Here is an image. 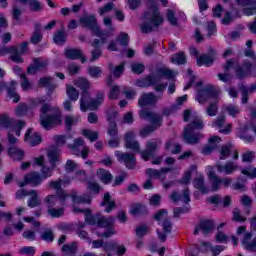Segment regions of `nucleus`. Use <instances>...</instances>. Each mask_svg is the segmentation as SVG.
I'll return each mask as SVG.
<instances>
[{
  "label": "nucleus",
  "instance_id": "nucleus-1",
  "mask_svg": "<svg viewBox=\"0 0 256 256\" xmlns=\"http://www.w3.org/2000/svg\"><path fill=\"white\" fill-rule=\"evenodd\" d=\"M74 85L81 89L82 94L80 98V109L85 113L87 109L95 111L105 101V93L99 91L96 94V98H91L89 89H91V82L87 78L78 77L74 80Z\"/></svg>",
  "mask_w": 256,
  "mask_h": 256
},
{
  "label": "nucleus",
  "instance_id": "nucleus-2",
  "mask_svg": "<svg viewBox=\"0 0 256 256\" xmlns=\"http://www.w3.org/2000/svg\"><path fill=\"white\" fill-rule=\"evenodd\" d=\"M126 149H131L136 153H140L143 161H149L151 157H154L155 152L159 151V147L163 145V142L159 138L148 140L146 143V149L141 151L139 142L135 140V132H127L124 138Z\"/></svg>",
  "mask_w": 256,
  "mask_h": 256
},
{
  "label": "nucleus",
  "instance_id": "nucleus-3",
  "mask_svg": "<svg viewBox=\"0 0 256 256\" xmlns=\"http://www.w3.org/2000/svg\"><path fill=\"white\" fill-rule=\"evenodd\" d=\"M148 10L144 12V23L141 25L142 33H153V31H159V28L165 22L163 14L157 8L154 0H147Z\"/></svg>",
  "mask_w": 256,
  "mask_h": 256
},
{
  "label": "nucleus",
  "instance_id": "nucleus-4",
  "mask_svg": "<svg viewBox=\"0 0 256 256\" xmlns=\"http://www.w3.org/2000/svg\"><path fill=\"white\" fill-rule=\"evenodd\" d=\"M33 105H42L40 109V125H42V127L47 131L63 123V120H61V115H59V113L49 114L48 116H46L47 113H51V111H53V108H51V105L45 103V100L41 98L35 99L33 101Z\"/></svg>",
  "mask_w": 256,
  "mask_h": 256
},
{
  "label": "nucleus",
  "instance_id": "nucleus-5",
  "mask_svg": "<svg viewBox=\"0 0 256 256\" xmlns=\"http://www.w3.org/2000/svg\"><path fill=\"white\" fill-rule=\"evenodd\" d=\"M205 127V124H203V120L199 117H192L191 123L186 125L183 133V138L188 145H197L199 141H201V138L203 137V134L201 133H194L195 129H203Z\"/></svg>",
  "mask_w": 256,
  "mask_h": 256
},
{
  "label": "nucleus",
  "instance_id": "nucleus-6",
  "mask_svg": "<svg viewBox=\"0 0 256 256\" xmlns=\"http://www.w3.org/2000/svg\"><path fill=\"white\" fill-rule=\"evenodd\" d=\"M219 95H221V90L213 86V84H208L198 91L196 101L203 105V103H207L209 99H219Z\"/></svg>",
  "mask_w": 256,
  "mask_h": 256
},
{
  "label": "nucleus",
  "instance_id": "nucleus-7",
  "mask_svg": "<svg viewBox=\"0 0 256 256\" xmlns=\"http://www.w3.org/2000/svg\"><path fill=\"white\" fill-rule=\"evenodd\" d=\"M25 125V121H17L14 118H11L8 114H0V129H14L17 127L16 137L21 136V129H23Z\"/></svg>",
  "mask_w": 256,
  "mask_h": 256
},
{
  "label": "nucleus",
  "instance_id": "nucleus-8",
  "mask_svg": "<svg viewBox=\"0 0 256 256\" xmlns=\"http://www.w3.org/2000/svg\"><path fill=\"white\" fill-rule=\"evenodd\" d=\"M83 145H85V140H83V138H76L74 139L73 144L68 145V149H70L73 155H77V157L82 156V159H87V156L89 155V147H83ZM80 147H83V149L80 150Z\"/></svg>",
  "mask_w": 256,
  "mask_h": 256
},
{
  "label": "nucleus",
  "instance_id": "nucleus-9",
  "mask_svg": "<svg viewBox=\"0 0 256 256\" xmlns=\"http://www.w3.org/2000/svg\"><path fill=\"white\" fill-rule=\"evenodd\" d=\"M113 225H115V217H105L100 216V219L98 220V227H103L105 229H109L108 231L98 234V237H105L106 239H109V237H112V235H115V231L113 230Z\"/></svg>",
  "mask_w": 256,
  "mask_h": 256
},
{
  "label": "nucleus",
  "instance_id": "nucleus-10",
  "mask_svg": "<svg viewBox=\"0 0 256 256\" xmlns=\"http://www.w3.org/2000/svg\"><path fill=\"white\" fill-rule=\"evenodd\" d=\"M214 229H215V224L213 223V220L202 219L196 225V228L194 230V235H197L198 233H202L204 237H207V235H211V233H213Z\"/></svg>",
  "mask_w": 256,
  "mask_h": 256
},
{
  "label": "nucleus",
  "instance_id": "nucleus-11",
  "mask_svg": "<svg viewBox=\"0 0 256 256\" xmlns=\"http://www.w3.org/2000/svg\"><path fill=\"white\" fill-rule=\"evenodd\" d=\"M141 119H146L147 121H150L152 123V127H161V123H163V116L149 110H141L140 113Z\"/></svg>",
  "mask_w": 256,
  "mask_h": 256
},
{
  "label": "nucleus",
  "instance_id": "nucleus-12",
  "mask_svg": "<svg viewBox=\"0 0 256 256\" xmlns=\"http://www.w3.org/2000/svg\"><path fill=\"white\" fill-rule=\"evenodd\" d=\"M80 23L91 29V31L96 35V37H102L103 31L99 29V25L97 24V18L94 15L86 16L80 19Z\"/></svg>",
  "mask_w": 256,
  "mask_h": 256
},
{
  "label": "nucleus",
  "instance_id": "nucleus-13",
  "mask_svg": "<svg viewBox=\"0 0 256 256\" xmlns=\"http://www.w3.org/2000/svg\"><path fill=\"white\" fill-rule=\"evenodd\" d=\"M115 155L120 163L125 164L127 169H135V163H137L135 154L116 151Z\"/></svg>",
  "mask_w": 256,
  "mask_h": 256
},
{
  "label": "nucleus",
  "instance_id": "nucleus-14",
  "mask_svg": "<svg viewBox=\"0 0 256 256\" xmlns=\"http://www.w3.org/2000/svg\"><path fill=\"white\" fill-rule=\"evenodd\" d=\"M43 183V178L39 172H31L24 177V182L19 184V187H25V185H32V187H39Z\"/></svg>",
  "mask_w": 256,
  "mask_h": 256
},
{
  "label": "nucleus",
  "instance_id": "nucleus-15",
  "mask_svg": "<svg viewBox=\"0 0 256 256\" xmlns=\"http://www.w3.org/2000/svg\"><path fill=\"white\" fill-rule=\"evenodd\" d=\"M9 53L11 54V56H10L11 61H13L14 63H23V58H21V55L19 54L17 47H15V46L0 47V56L1 57L5 56V55H9Z\"/></svg>",
  "mask_w": 256,
  "mask_h": 256
},
{
  "label": "nucleus",
  "instance_id": "nucleus-16",
  "mask_svg": "<svg viewBox=\"0 0 256 256\" xmlns=\"http://www.w3.org/2000/svg\"><path fill=\"white\" fill-rule=\"evenodd\" d=\"M161 99V95H155L152 92L144 93L138 100L139 107H147L149 105H157V101Z\"/></svg>",
  "mask_w": 256,
  "mask_h": 256
},
{
  "label": "nucleus",
  "instance_id": "nucleus-17",
  "mask_svg": "<svg viewBox=\"0 0 256 256\" xmlns=\"http://www.w3.org/2000/svg\"><path fill=\"white\" fill-rule=\"evenodd\" d=\"M49 62L43 60L42 58H34L33 64L27 68L28 75H35L38 71H45L47 69Z\"/></svg>",
  "mask_w": 256,
  "mask_h": 256
},
{
  "label": "nucleus",
  "instance_id": "nucleus-18",
  "mask_svg": "<svg viewBox=\"0 0 256 256\" xmlns=\"http://www.w3.org/2000/svg\"><path fill=\"white\" fill-rule=\"evenodd\" d=\"M217 55V52L213 48L209 49V54H202L197 58V65L198 67H201L202 65H205L206 67H211L213 65V62L215 61V56Z\"/></svg>",
  "mask_w": 256,
  "mask_h": 256
},
{
  "label": "nucleus",
  "instance_id": "nucleus-19",
  "mask_svg": "<svg viewBox=\"0 0 256 256\" xmlns=\"http://www.w3.org/2000/svg\"><path fill=\"white\" fill-rule=\"evenodd\" d=\"M17 86V82L15 80H12L10 82V86L7 87V83L0 81V93L1 91L7 89L8 95L10 99H13L14 103H19L20 96L17 94L15 87Z\"/></svg>",
  "mask_w": 256,
  "mask_h": 256
},
{
  "label": "nucleus",
  "instance_id": "nucleus-20",
  "mask_svg": "<svg viewBox=\"0 0 256 256\" xmlns=\"http://www.w3.org/2000/svg\"><path fill=\"white\" fill-rule=\"evenodd\" d=\"M253 64L250 61H244L242 66H237L235 68V74L237 79H246L251 75V69Z\"/></svg>",
  "mask_w": 256,
  "mask_h": 256
},
{
  "label": "nucleus",
  "instance_id": "nucleus-21",
  "mask_svg": "<svg viewBox=\"0 0 256 256\" xmlns=\"http://www.w3.org/2000/svg\"><path fill=\"white\" fill-rule=\"evenodd\" d=\"M169 171H171V168H162L160 170L148 168L146 169V175H148L150 179H159L160 181H165Z\"/></svg>",
  "mask_w": 256,
  "mask_h": 256
},
{
  "label": "nucleus",
  "instance_id": "nucleus-22",
  "mask_svg": "<svg viewBox=\"0 0 256 256\" xmlns=\"http://www.w3.org/2000/svg\"><path fill=\"white\" fill-rule=\"evenodd\" d=\"M216 168L218 173H223L224 175H233V173L239 169V165L233 161H228L225 164H217Z\"/></svg>",
  "mask_w": 256,
  "mask_h": 256
},
{
  "label": "nucleus",
  "instance_id": "nucleus-23",
  "mask_svg": "<svg viewBox=\"0 0 256 256\" xmlns=\"http://www.w3.org/2000/svg\"><path fill=\"white\" fill-rule=\"evenodd\" d=\"M238 5L245 7L243 10L244 15H256V0H236Z\"/></svg>",
  "mask_w": 256,
  "mask_h": 256
},
{
  "label": "nucleus",
  "instance_id": "nucleus-24",
  "mask_svg": "<svg viewBox=\"0 0 256 256\" xmlns=\"http://www.w3.org/2000/svg\"><path fill=\"white\" fill-rule=\"evenodd\" d=\"M225 120H226L225 114H222L213 121V126L219 129V133H224V135H227L231 133L232 124H227L223 128V126L225 125Z\"/></svg>",
  "mask_w": 256,
  "mask_h": 256
},
{
  "label": "nucleus",
  "instance_id": "nucleus-25",
  "mask_svg": "<svg viewBox=\"0 0 256 256\" xmlns=\"http://www.w3.org/2000/svg\"><path fill=\"white\" fill-rule=\"evenodd\" d=\"M24 141L31 145V147H35V145L41 143V136H39V133L33 132V128H29L25 133Z\"/></svg>",
  "mask_w": 256,
  "mask_h": 256
},
{
  "label": "nucleus",
  "instance_id": "nucleus-26",
  "mask_svg": "<svg viewBox=\"0 0 256 256\" xmlns=\"http://www.w3.org/2000/svg\"><path fill=\"white\" fill-rule=\"evenodd\" d=\"M65 55L67 59H70L71 61H75V59H80L82 63H85L86 59L83 55V51L81 49L77 48H70L65 51Z\"/></svg>",
  "mask_w": 256,
  "mask_h": 256
},
{
  "label": "nucleus",
  "instance_id": "nucleus-27",
  "mask_svg": "<svg viewBox=\"0 0 256 256\" xmlns=\"http://www.w3.org/2000/svg\"><path fill=\"white\" fill-rule=\"evenodd\" d=\"M193 187L198 189V191H201L203 195L207 194L209 191V187L205 185V176L202 174H198L197 177L194 178Z\"/></svg>",
  "mask_w": 256,
  "mask_h": 256
},
{
  "label": "nucleus",
  "instance_id": "nucleus-28",
  "mask_svg": "<svg viewBox=\"0 0 256 256\" xmlns=\"http://www.w3.org/2000/svg\"><path fill=\"white\" fill-rule=\"evenodd\" d=\"M71 183V179H61L58 178L57 180H52L48 183L49 189H53L54 191H63L62 187H66V185H69Z\"/></svg>",
  "mask_w": 256,
  "mask_h": 256
},
{
  "label": "nucleus",
  "instance_id": "nucleus-29",
  "mask_svg": "<svg viewBox=\"0 0 256 256\" xmlns=\"http://www.w3.org/2000/svg\"><path fill=\"white\" fill-rule=\"evenodd\" d=\"M170 198L174 203H179V201H183V203H189L191 201L189 188H186L182 195H180L178 192H172Z\"/></svg>",
  "mask_w": 256,
  "mask_h": 256
},
{
  "label": "nucleus",
  "instance_id": "nucleus-30",
  "mask_svg": "<svg viewBox=\"0 0 256 256\" xmlns=\"http://www.w3.org/2000/svg\"><path fill=\"white\" fill-rule=\"evenodd\" d=\"M209 143L210 144H208L202 148L203 155H210V153H212L214 151V149H216L217 143H221V137L212 136L209 139Z\"/></svg>",
  "mask_w": 256,
  "mask_h": 256
},
{
  "label": "nucleus",
  "instance_id": "nucleus-31",
  "mask_svg": "<svg viewBox=\"0 0 256 256\" xmlns=\"http://www.w3.org/2000/svg\"><path fill=\"white\" fill-rule=\"evenodd\" d=\"M8 155L14 159V161H21L25 157V152L16 145H12L8 148Z\"/></svg>",
  "mask_w": 256,
  "mask_h": 256
},
{
  "label": "nucleus",
  "instance_id": "nucleus-32",
  "mask_svg": "<svg viewBox=\"0 0 256 256\" xmlns=\"http://www.w3.org/2000/svg\"><path fill=\"white\" fill-rule=\"evenodd\" d=\"M75 213H85V221L88 225H99V219L101 216H93L90 214L89 210H81L79 208H74Z\"/></svg>",
  "mask_w": 256,
  "mask_h": 256
},
{
  "label": "nucleus",
  "instance_id": "nucleus-33",
  "mask_svg": "<svg viewBox=\"0 0 256 256\" xmlns=\"http://www.w3.org/2000/svg\"><path fill=\"white\" fill-rule=\"evenodd\" d=\"M101 206L106 207V209H105L106 213H111V211H113V209H115V207H117V204H115L114 200H111V195L108 192H106L104 194V198L101 203Z\"/></svg>",
  "mask_w": 256,
  "mask_h": 256
},
{
  "label": "nucleus",
  "instance_id": "nucleus-34",
  "mask_svg": "<svg viewBox=\"0 0 256 256\" xmlns=\"http://www.w3.org/2000/svg\"><path fill=\"white\" fill-rule=\"evenodd\" d=\"M43 40V34L41 33V24H35L34 32L30 37V43L37 45Z\"/></svg>",
  "mask_w": 256,
  "mask_h": 256
},
{
  "label": "nucleus",
  "instance_id": "nucleus-35",
  "mask_svg": "<svg viewBox=\"0 0 256 256\" xmlns=\"http://www.w3.org/2000/svg\"><path fill=\"white\" fill-rule=\"evenodd\" d=\"M155 83H159V78L157 76H148L142 80H138L136 85L138 87H152Z\"/></svg>",
  "mask_w": 256,
  "mask_h": 256
},
{
  "label": "nucleus",
  "instance_id": "nucleus-36",
  "mask_svg": "<svg viewBox=\"0 0 256 256\" xmlns=\"http://www.w3.org/2000/svg\"><path fill=\"white\" fill-rule=\"evenodd\" d=\"M72 201L77 205H85V204L89 205L91 203V197H89V195L87 194L77 196V192H73Z\"/></svg>",
  "mask_w": 256,
  "mask_h": 256
},
{
  "label": "nucleus",
  "instance_id": "nucleus-37",
  "mask_svg": "<svg viewBox=\"0 0 256 256\" xmlns=\"http://www.w3.org/2000/svg\"><path fill=\"white\" fill-rule=\"evenodd\" d=\"M97 175L100 181H102V183H104L105 185H108V183L113 180V175H111V172H109V170L98 169Z\"/></svg>",
  "mask_w": 256,
  "mask_h": 256
},
{
  "label": "nucleus",
  "instance_id": "nucleus-38",
  "mask_svg": "<svg viewBox=\"0 0 256 256\" xmlns=\"http://www.w3.org/2000/svg\"><path fill=\"white\" fill-rule=\"evenodd\" d=\"M53 78L52 77H43L39 79L38 85L39 87H47L49 91L53 92L57 88V85L52 84Z\"/></svg>",
  "mask_w": 256,
  "mask_h": 256
},
{
  "label": "nucleus",
  "instance_id": "nucleus-39",
  "mask_svg": "<svg viewBox=\"0 0 256 256\" xmlns=\"http://www.w3.org/2000/svg\"><path fill=\"white\" fill-rule=\"evenodd\" d=\"M20 3H26L30 7V11H34L35 13H39V11H43V5L39 0H19Z\"/></svg>",
  "mask_w": 256,
  "mask_h": 256
},
{
  "label": "nucleus",
  "instance_id": "nucleus-40",
  "mask_svg": "<svg viewBox=\"0 0 256 256\" xmlns=\"http://www.w3.org/2000/svg\"><path fill=\"white\" fill-rule=\"evenodd\" d=\"M77 249V242H72L70 244H65L62 246V252L64 253V256H75V254L77 253Z\"/></svg>",
  "mask_w": 256,
  "mask_h": 256
},
{
  "label": "nucleus",
  "instance_id": "nucleus-41",
  "mask_svg": "<svg viewBox=\"0 0 256 256\" xmlns=\"http://www.w3.org/2000/svg\"><path fill=\"white\" fill-rule=\"evenodd\" d=\"M108 69H109L110 73L112 75H114V77L119 79V77H121V75H123V71H125V65L124 64H120V65L115 67L113 65V63L110 62L108 64Z\"/></svg>",
  "mask_w": 256,
  "mask_h": 256
},
{
  "label": "nucleus",
  "instance_id": "nucleus-42",
  "mask_svg": "<svg viewBox=\"0 0 256 256\" xmlns=\"http://www.w3.org/2000/svg\"><path fill=\"white\" fill-rule=\"evenodd\" d=\"M79 121H81V116L67 115L64 120L67 131H71V127H73V125H77Z\"/></svg>",
  "mask_w": 256,
  "mask_h": 256
},
{
  "label": "nucleus",
  "instance_id": "nucleus-43",
  "mask_svg": "<svg viewBox=\"0 0 256 256\" xmlns=\"http://www.w3.org/2000/svg\"><path fill=\"white\" fill-rule=\"evenodd\" d=\"M66 95L70 101H77L79 99V90L69 84L66 85Z\"/></svg>",
  "mask_w": 256,
  "mask_h": 256
},
{
  "label": "nucleus",
  "instance_id": "nucleus-44",
  "mask_svg": "<svg viewBox=\"0 0 256 256\" xmlns=\"http://www.w3.org/2000/svg\"><path fill=\"white\" fill-rule=\"evenodd\" d=\"M131 215H134V217H139V215H147V207L136 204L132 207L130 211Z\"/></svg>",
  "mask_w": 256,
  "mask_h": 256
},
{
  "label": "nucleus",
  "instance_id": "nucleus-45",
  "mask_svg": "<svg viewBox=\"0 0 256 256\" xmlns=\"http://www.w3.org/2000/svg\"><path fill=\"white\" fill-rule=\"evenodd\" d=\"M53 171H55V165L52 164L51 167L44 165L40 170V177H42V180L49 179V177H53Z\"/></svg>",
  "mask_w": 256,
  "mask_h": 256
},
{
  "label": "nucleus",
  "instance_id": "nucleus-46",
  "mask_svg": "<svg viewBox=\"0 0 256 256\" xmlns=\"http://www.w3.org/2000/svg\"><path fill=\"white\" fill-rule=\"evenodd\" d=\"M223 109L224 111H227L230 117H234V118L241 113V109L239 108V106L234 104L226 105L223 107Z\"/></svg>",
  "mask_w": 256,
  "mask_h": 256
},
{
  "label": "nucleus",
  "instance_id": "nucleus-47",
  "mask_svg": "<svg viewBox=\"0 0 256 256\" xmlns=\"http://www.w3.org/2000/svg\"><path fill=\"white\" fill-rule=\"evenodd\" d=\"M171 62L176 63V65H185V63H187V57L183 52L176 53L172 55Z\"/></svg>",
  "mask_w": 256,
  "mask_h": 256
},
{
  "label": "nucleus",
  "instance_id": "nucleus-48",
  "mask_svg": "<svg viewBox=\"0 0 256 256\" xmlns=\"http://www.w3.org/2000/svg\"><path fill=\"white\" fill-rule=\"evenodd\" d=\"M218 101L219 98L216 99V102L210 103L206 108V115H208V117H215V115H217L219 112V106L217 105Z\"/></svg>",
  "mask_w": 256,
  "mask_h": 256
},
{
  "label": "nucleus",
  "instance_id": "nucleus-49",
  "mask_svg": "<svg viewBox=\"0 0 256 256\" xmlns=\"http://www.w3.org/2000/svg\"><path fill=\"white\" fill-rule=\"evenodd\" d=\"M233 151V145L231 144H226L223 145L220 149V159L222 161H224L225 159H227L229 157V155H231V152Z\"/></svg>",
  "mask_w": 256,
  "mask_h": 256
},
{
  "label": "nucleus",
  "instance_id": "nucleus-50",
  "mask_svg": "<svg viewBox=\"0 0 256 256\" xmlns=\"http://www.w3.org/2000/svg\"><path fill=\"white\" fill-rule=\"evenodd\" d=\"M59 149L52 147L48 151V159L51 165H55L59 161Z\"/></svg>",
  "mask_w": 256,
  "mask_h": 256
},
{
  "label": "nucleus",
  "instance_id": "nucleus-51",
  "mask_svg": "<svg viewBox=\"0 0 256 256\" xmlns=\"http://www.w3.org/2000/svg\"><path fill=\"white\" fill-rule=\"evenodd\" d=\"M53 41L56 45H63L67 41V34L64 31H57L54 33Z\"/></svg>",
  "mask_w": 256,
  "mask_h": 256
},
{
  "label": "nucleus",
  "instance_id": "nucleus-52",
  "mask_svg": "<svg viewBox=\"0 0 256 256\" xmlns=\"http://www.w3.org/2000/svg\"><path fill=\"white\" fill-rule=\"evenodd\" d=\"M166 19L170 25H173V27H177V25H179V20L177 19V16H175V11L171 9L166 10Z\"/></svg>",
  "mask_w": 256,
  "mask_h": 256
},
{
  "label": "nucleus",
  "instance_id": "nucleus-53",
  "mask_svg": "<svg viewBox=\"0 0 256 256\" xmlns=\"http://www.w3.org/2000/svg\"><path fill=\"white\" fill-rule=\"evenodd\" d=\"M31 198L28 201V207L31 209L35 207H39V196L37 195V192L35 190L30 191Z\"/></svg>",
  "mask_w": 256,
  "mask_h": 256
},
{
  "label": "nucleus",
  "instance_id": "nucleus-54",
  "mask_svg": "<svg viewBox=\"0 0 256 256\" xmlns=\"http://www.w3.org/2000/svg\"><path fill=\"white\" fill-rule=\"evenodd\" d=\"M40 238L42 241H46V243H53V241H55V234L52 229H47L42 232Z\"/></svg>",
  "mask_w": 256,
  "mask_h": 256
},
{
  "label": "nucleus",
  "instance_id": "nucleus-55",
  "mask_svg": "<svg viewBox=\"0 0 256 256\" xmlns=\"http://www.w3.org/2000/svg\"><path fill=\"white\" fill-rule=\"evenodd\" d=\"M82 135H84V137L89 139V141H91V143H95V141H97L99 139V133L89 130V129L83 130Z\"/></svg>",
  "mask_w": 256,
  "mask_h": 256
},
{
  "label": "nucleus",
  "instance_id": "nucleus-56",
  "mask_svg": "<svg viewBox=\"0 0 256 256\" xmlns=\"http://www.w3.org/2000/svg\"><path fill=\"white\" fill-rule=\"evenodd\" d=\"M88 73L90 77H93L94 79H99V77H101V74L103 73V70H101V67L99 66H90L88 68Z\"/></svg>",
  "mask_w": 256,
  "mask_h": 256
},
{
  "label": "nucleus",
  "instance_id": "nucleus-57",
  "mask_svg": "<svg viewBox=\"0 0 256 256\" xmlns=\"http://www.w3.org/2000/svg\"><path fill=\"white\" fill-rule=\"evenodd\" d=\"M48 215H50V217L53 218H59V217H63V214L65 213V211L63 210V208H48L47 210Z\"/></svg>",
  "mask_w": 256,
  "mask_h": 256
},
{
  "label": "nucleus",
  "instance_id": "nucleus-58",
  "mask_svg": "<svg viewBox=\"0 0 256 256\" xmlns=\"http://www.w3.org/2000/svg\"><path fill=\"white\" fill-rule=\"evenodd\" d=\"M44 203L47 207V209L54 208V205H57V196L56 195H48L44 199Z\"/></svg>",
  "mask_w": 256,
  "mask_h": 256
},
{
  "label": "nucleus",
  "instance_id": "nucleus-59",
  "mask_svg": "<svg viewBox=\"0 0 256 256\" xmlns=\"http://www.w3.org/2000/svg\"><path fill=\"white\" fill-rule=\"evenodd\" d=\"M21 79V87L23 91H29L31 89V82L29 81V78H27V75L25 73L20 75Z\"/></svg>",
  "mask_w": 256,
  "mask_h": 256
},
{
  "label": "nucleus",
  "instance_id": "nucleus-60",
  "mask_svg": "<svg viewBox=\"0 0 256 256\" xmlns=\"http://www.w3.org/2000/svg\"><path fill=\"white\" fill-rule=\"evenodd\" d=\"M255 160V151H246L242 154L243 163H252Z\"/></svg>",
  "mask_w": 256,
  "mask_h": 256
},
{
  "label": "nucleus",
  "instance_id": "nucleus-61",
  "mask_svg": "<svg viewBox=\"0 0 256 256\" xmlns=\"http://www.w3.org/2000/svg\"><path fill=\"white\" fill-rule=\"evenodd\" d=\"M86 185L87 189L93 193H99V191H101V186L94 180L87 181Z\"/></svg>",
  "mask_w": 256,
  "mask_h": 256
},
{
  "label": "nucleus",
  "instance_id": "nucleus-62",
  "mask_svg": "<svg viewBox=\"0 0 256 256\" xmlns=\"http://www.w3.org/2000/svg\"><path fill=\"white\" fill-rule=\"evenodd\" d=\"M116 41L120 43L123 47H127L129 45V34L122 32L118 35Z\"/></svg>",
  "mask_w": 256,
  "mask_h": 256
},
{
  "label": "nucleus",
  "instance_id": "nucleus-63",
  "mask_svg": "<svg viewBox=\"0 0 256 256\" xmlns=\"http://www.w3.org/2000/svg\"><path fill=\"white\" fill-rule=\"evenodd\" d=\"M103 249L108 254V256H111V251H115V249H117V242H106L104 243Z\"/></svg>",
  "mask_w": 256,
  "mask_h": 256
},
{
  "label": "nucleus",
  "instance_id": "nucleus-64",
  "mask_svg": "<svg viewBox=\"0 0 256 256\" xmlns=\"http://www.w3.org/2000/svg\"><path fill=\"white\" fill-rule=\"evenodd\" d=\"M242 175H246V177H249L250 179L256 178V168H253L252 166L247 167L246 169L242 170Z\"/></svg>",
  "mask_w": 256,
  "mask_h": 256
}]
</instances>
